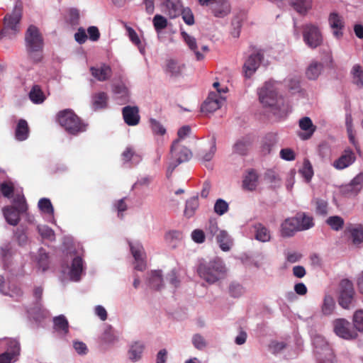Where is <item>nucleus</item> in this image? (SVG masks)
<instances>
[{
    "label": "nucleus",
    "mask_w": 363,
    "mask_h": 363,
    "mask_svg": "<svg viewBox=\"0 0 363 363\" xmlns=\"http://www.w3.org/2000/svg\"><path fill=\"white\" fill-rule=\"evenodd\" d=\"M131 253L135 260V269L138 271H143L146 269L145 261V252L143 245L140 243H130Z\"/></svg>",
    "instance_id": "11"
},
{
    "label": "nucleus",
    "mask_w": 363,
    "mask_h": 363,
    "mask_svg": "<svg viewBox=\"0 0 363 363\" xmlns=\"http://www.w3.org/2000/svg\"><path fill=\"white\" fill-rule=\"evenodd\" d=\"M184 65L178 62L177 61L170 59L167 60L165 65V72L169 74L171 77H179L181 75Z\"/></svg>",
    "instance_id": "25"
},
{
    "label": "nucleus",
    "mask_w": 363,
    "mask_h": 363,
    "mask_svg": "<svg viewBox=\"0 0 363 363\" xmlns=\"http://www.w3.org/2000/svg\"><path fill=\"white\" fill-rule=\"evenodd\" d=\"M352 240V243L354 245H359L363 242V226L359 225L356 228H349Z\"/></svg>",
    "instance_id": "40"
},
{
    "label": "nucleus",
    "mask_w": 363,
    "mask_h": 363,
    "mask_svg": "<svg viewBox=\"0 0 363 363\" xmlns=\"http://www.w3.org/2000/svg\"><path fill=\"white\" fill-rule=\"evenodd\" d=\"M26 48L28 57L38 62L43 58V39L39 29L30 25L25 33Z\"/></svg>",
    "instance_id": "3"
},
{
    "label": "nucleus",
    "mask_w": 363,
    "mask_h": 363,
    "mask_svg": "<svg viewBox=\"0 0 363 363\" xmlns=\"http://www.w3.org/2000/svg\"><path fill=\"white\" fill-rule=\"evenodd\" d=\"M28 133L29 128L27 121L24 119L19 120L15 131L16 138L19 141L25 140L28 136Z\"/></svg>",
    "instance_id": "31"
},
{
    "label": "nucleus",
    "mask_w": 363,
    "mask_h": 363,
    "mask_svg": "<svg viewBox=\"0 0 363 363\" xmlns=\"http://www.w3.org/2000/svg\"><path fill=\"white\" fill-rule=\"evenodd\" d=\"M263 58L261 52L252 54L245 61L243 69L247 77H250L259 67V64Z\"/></svg>",
    "instance_id": "14"
},
{
    "label": "nucleus",
    "mask_w": 363,
    "mask_h": 363,
    "mask_svg": "<svg viewBox=\"0 0 363 363\" xmlns=\"http://www.w3.org/2000/svg\"><path fill=\"white\" fill-rule=\"evenodd\" d=\"M352 74L353 76V83L358 87H363V69L359 65H355L352 67Z\"/></svg>",
    "instance_id": "43"
},
{
    "label": "nucleus",
    "mask_w": 363,
    "mask_h": 363,
    "mask_svg": "<svg viewBox=\"0 0 363 363\" xmlns=\"http://www.w3.org/2000/svg\"><path fill=\"white\" fill-rule=\"evenodd\" d=\"M252 138L250 135H245L238 139L233 145L234 152L240 155H247L252 147Z\"/></svg>",
    "instance_id": "20"
},
{
    "label": "nucleus",
    "mask_w": 363,
    "mask_h": 363,
    "mask_svg": "<svg viewBox=\"0 0 363 363\" xmlns=\"http://www.w3.org/2000/svg\"><path fill=\"white\" fill-rule=\"evenodd\" d=\"M122 113L125 123L128 125L134 126L139 123L140 117L137 106H125L123 108Z\"/></svg>",
    "instance_id": "17"
},
{
    "label": "nucleus",
    "mask_w": 363,
    "mask_h": 363,
    "mask_svg": "<svg viewBox=\"0 0 363 363\" xmlns=\"http://www.w3.org/2000/svg\"><path fill=\"white\" fill-rule=\"evenodd\" d=\"M83 271V260L80 257H76L73 259L71 269L70 277L74 281H79L81 274Z\"/></svg>",
    "instance_id": "28"
},
{
    "label": "nucleus",
    "mask_w": 363,
    "mask_h": 363,
    "mask_svg": "<svg viewBox=\"0 0 363 363\" xmlns=\"http://www.w3.org/2000/svg\"><path fill=\"white\" fill-rule=\"evenodd\" d=\"M172 161L167 168V177H169L174 169L181 163L187 162L191 157V151L186 147L180 145L179 140L173 142L171 147Z\"/></svg>",
    "instance_id": "6"
},
{
    "label": "nucleus",
    "mask_w": 363,
    "mask_h": 363,
    "mask_svg": "<svg viewBox=\"0 0 363 363\" xmlns=\"http://www.w3.org/2000/svg\"><path fill=\"white\" fill-rule=\"evenodd\" d=\"M57 123L65 130L72 135H77L85 132L87 123L82 120L72 109L66 108L57 113Z\"/></svg>",
    "instance_id": "2"
},
{
    "label": "nucleus",
    "mask_w": 363,
    "mask_h": 363,
    "mask_svg": "<svg viewBox=\"0 0 363 363\" xmlns=\"http://www.w3.org/2000/svg\"><path fill=\"white\" fill-rule=\"evenodd\" d=\"M13 203L15 205L14 207L19 211L26 212L27 211L28 207L23 195L16 194L13 198Z\"/></svg>",
    "instance_id": "52"
},
{
    "label": "nucleus",
    "mask_w": 363,
    "mask_h": 363,
    "mask_svg": "<svg viewBox=\"0 0 363 363\" xmlns=\"http://www.w3.org/2000/svg\"><path fill=\"white\" fill-rule=\"evenodd\" d=\"M152 22L155 29L157 33L167 26V20L164 16L159 14L154 16Z\"/></svg>",
    "instance_id": "51"
},
{
    "label": "nucleus",
    "mask_w": 363,
    "mask_h": 363,
    "mask_svg": "<svg viewBox=\"0 0 363 363\" xmlns=\"http://www.w3.org/2000/svg\"><path fill=\"white\" fill-rule=\"evenodd\" d=\"M28 315L35 320L40 318L43 313V310L40 301H36L33 308H30L27 310Z\"/></svg>",
    "instance_id": "53"
},
{
    "label": "nucleus",
    "mask_w": 363,
    "mask_h": 363,
    "mask_svg": "<svg viewBox=\"0 0 363 363\" xmlns=\"http://www.w3.org/2000/svg\"><path fill=\"white\" fill-rule=\"evenodd\" d=\"M355 160L356 156L354 152L350 148H346L340 157L334 161L333 165L335 169L342 170L350 167Z\"/></svg>",
    "instance_id": "12"
},
{
    "label": "nucleus",
    "mask_w": 363,
    "mask_h": 363,
    "mask_svg": "<svg viewBox=\"0 0 363 363\" xmlns=\"http://www.w3.org/2000/svg\"><path fill=\"white\" fill-rule=\"evenodd\" d=\"M21 18L22 11L20 8L15 7L12 13L6 14L3 20V28L0 30V39L15 38L21 31Z\"/></svg>",
    "instance_id": "4"
},
{
    "label": "nucleus",
    "mask_w": 363,
    "mask_h": 363,
    "mask_svg": "<svg viewBox=\"0 0 363 363\" xmlns=\"http://www.w3.org/2000/svg\"><path fill=\"white\" fill-rule=\"evenodd\" d=\"M296 216L287 218L281 224V233L283 237H291L297 231H301Z\"/></svg>",
    "instance_id": "18"
},
{
    "label": "nucleus",
    "mask_w": 363,
    "mask_h": 363,
    "mask_svg": "<svg viewBox=\"0 0 363 363\" xmlns=\"http://www.w3.org/2000/svg\"><path fill=\"white\" fill-rule=\"evenodd\" d=\"M181 35L186 44L188 45L189 48L194 52L196 60H203L204 56L203 54L198 51L196 38L189 35L185 31H182Z\"/></svg>",
    "instance_id": "27"
},
{
    "label": "nucleus",
    "mask_w": 363,
    "mask_h": 363,
    "mask_svg": "<svg viewBox=\"0 0 363 363\" xmlns=\"http://www.w3.org/2000/svg\"><path fill=\"white\" fill-rule=\"evenodd\" d=\"M192 343L196 349L200 350L204 349L207 345L206 341L203 337L199 334H196L193 336Z\"/></svg>",
    "instance_id": "63"
},
{
    "label": "nucleus",
    "mask_w": 363,
    "mask_h": 363,
    "mask_svg": "<svg viewBox=\"0 0 363 363\" xmlns=\"http://www.w3.org/2000/svg\"><path fill=\"white\" fill-rule=\"evenodd\" d=\"M287 86L289 89L294 94L299 92L301 89L300 80L298 78L294 77L289 79Z\"/></svg>",
    "instance_id": "64"
},
{
    "label": "nucleus",
    "mask_w": 363,
    "mask_h": 363,
    "mask_svg": "<svg viewBox=\"0 0 363 363\" xmlns=\"http://www.w3.org/2000/svg\"><path fill=\"white\" fill-rule=\"evenodd\" d=\"M125 28L128 32V37L130 41L135 44L139 49L142 54L145 53V47L143 45L140 39L133 28L125 25Z\"/></svg>",
    "instance_id": "42"
},
{
    "label": "nucleus",
    "mask_w": 363,
    "mask_h": 363,
    "mask_svg": "<svg viewBox=\"0 0 363 363\" xmlns=\"http://www.w3.org/2000/svg\"><path fill=\"white\" fill-rule=\"evenodd\" d=\"M354 327L359 332L363 333V310H357L353 315Z\"/></svg>",
    "instance_id": "50"
},
{
    "label": "nucleus",
    "mask_w": 363,
    "mask_h": 363,
    "mask_svg": "<svg viewBox=\"0 0 363 363\" xmlns=\"http://www.w3.org/2000/svg\"><path fill=\"white\" fill-rule=\"evenodd\" d=\"M276 135L270 133L265 136L261 146V151L263 155H268L271 152L273 147L277 144Z\"/></svg>",
    "instance_id": "33"
},
{
    "label": "nucleus",
    "mask_w": 363,
    "mask_h": 363,
    "mask_svg": "<svg viewBox=\"0 0 363 363\" xmlns=\"http://www.w3.org/2000/svg\"><path fill=\"white\" fill-rule=\"evenodd\" d=\"M315 212L320 216H326L328 214V202L320 199L315 200Z\"/></svg>",
    "instance_id": "55"
},
{
    "label": "nucleus",
    "mask_w": 363,
    "mask_h": 363,
    "mask_svg": "<svg viewBox=\"0 0 363 363\" xmlns=\"http://www.w3.org/2000/svg\"><path fill=\"white\" fill-rule=\"evenodd\" d=\"M38 207L40 210L44 213L52 216L54 213V208L50 199L43 198L38 201Z\"/></svg>",
    "instance_id": "47"
},
{
    "label": "nucleus",
    "mask_w": 363,
    "mask_h": 363,
    "mask_svg": "<svg viewBox=\"0 0 363 363\" xmlns=\"http://www.w3.org/2000/svg\"><path fill=\"white\" fill-rule=\"evenodd\" d=\"M259 99L264 106H275L278 104L277 89L274 83L267 82L259 91Z\"/></svg>",
    "instance_id": "9"
},
{
    "label": "nucleus",
    "mask_w": 363,
    "mask_h": 363,
    "mask_svg": "<svg viewBox=\"0 0 363 363\" xmlns=\"http://www.w3.org/2000/svg\"><path fill=\"white\" fill-rule=\"evenodd\" d=\"M68 23L72 26H76L79 22V12L77 9H71L68 13Z\"/></svg>",
    "instance_id": "58"
},
{
    "label": "nucleus",
    "mask_w": 363,
    "mask_h": 363,
    "mask_svg": "<svg viewBox=\"0 0 363 363\" xmlns=\"http://www.w3.org/2000/svg\"><path fill=\"white\" fill-rule=\"evenodd\" d=\"M363 186V173L357 174L348 186V190L352 192V195H347V196H354L362 189Z\"/></svg>",
    "instance_id": "36"
},
{
    "label": "nucleus",
    "mask_w": 363,
    "mask_h": 363,
    "mask_svg": "<svg viewBox=\"0 0 363 363\" xmlns=\"http://www.w3.org/2000/svg\"><path fill=\"white\" fill-rule=\"evenodd\" d=\"M6 345L7 351L17 357L19 355L21 350L19 342L16 340L9 339L7 340Z\"/></svg>",
    "instance_id": "54"
},
{
    "label": "nucleus",
    "mask_w": 363,
    "mask_h": 363,
    "mask_svg": "<svg viewBox=\"0 0 363 363\" xmlns=\"http://www.w3.org/2000/svg\"><path fill=\"white\" fill-rule=\"evenodd\" d=\"M162 6L163 12L171 18L180 16L184 9L181 0H167L164 3Z\"/></svg>",
    "instance_id": "16"
},
{
    "label": "nucleus",
    "mask_w": 363,
    "mask_h": 363,
    "mask_svg": "<svg viewBox=\"0 0 363 363\" xmlns=\"http://www.w3.org/2000/svg\"><path fill=\"white\" fill-rule=\"evenodd\" d=\"M149 284L151 288L155 290H160L163 286L162 274L161 270L152 272L149 279Z\"/></svg>",
    "instance_id": "37"
},
{
    "label": "nucleus",
    "mask_w": 363,
    "mask_h": 363,
    "mask_svg": "<svg viewBox=\"0 0 363 363\" xmlns=\"http://www.w3.org/2000/svg\"><path fill=\"white\" fill-rule=\"evenodd\" d=\"M0 192L6 198H11L14 192V185L11 182H4L0 184Z\"/></svg>",
    "instance_id": "48"
},
{
    "label": "nucleus",
    "mask_w": 363,
    "mask_h": 363,
    "mask_svg": "<svg viewBox=\"0 0 363 363\" xmlns=\"http://www.w3.org/2000/svg\"><path fill=\"white\" fill-rule=\"evenodd\" d=\"M325 223L333 230L339 231L343 228L345 220L342 217L339 216H332L327 218Z\"/></svg>",
    "instance_id": "41"
},
{
    "label": "nucleus",
    "mask_w": 363,
    "mask_h": 363,
    "mask_svg": "<svg viewBox=\"0 0 363 363\" xmlns=\"http://www.w3.org/2000/svg\"><path fill=\"white\" fill-rule=\"evenodd\" d=\"M183 238V234L179 230H170L165 235V240L169 242L172 243L174 240H181Z\"/></svg>",
    "instance_id": "61"
},
{
    "label": "nucleus",
    "mask_w": 363,
    "mask_h": 363,
    "mask_svg": "<svg viewBox=\"0 0 363 363\" xmlns=\"http://www.w3.org/2000/svg\"><path fill=\"white\" fill-rule=\"evenodd\" d=\"M91 75L99 82L108 80L112 75V69L109 65L102 64L100 67L90 68Z\"/></svg>",
    "instance_id": "21"
},
{
    "label": "nucleus",
    "mask_w": 363,
    "mask_h": 363,
    "mask_svg": "<svg viewBox=\"0 0 363 363\" xmlns=\"http://www.w3.org/2000/svg\"><path fill=\"white\" fill-rule=\"evenodd\" d=\"M296 218L298 221L301 231L308 230L314 225L313 217L306 215L305 213H297Z\"/></svg>",
    "instance_id": "34"
},
{
    "label": "nucleus",
    "mask_w": 363,
    "mask_h": 363,
    "mask_svg": "<svg viewBox=\"0 0 363 363\" xmlns=\"http://www.w3.org/2000/svg\"><path fill=\"white\" fill-rule=\"evenodd\" d=\"M108 96L105 92H99L92 97V104L95 109L104 108L107 106Z\"/></svg>",
    "instance_id": "39"
},
{
    "label": "nucleus",
    "mask_w": 363,
    "mask_h": 363,
    "mask_svg": "<svg viewBox=\"0 0 363 363\" xmlns=\"http://www.w3.org/2000/svg\"><path fill=\"white\" fill-rule=\"evenodd\" d=\"M210 9L214 16L223 18L230 13V6L226 0H216L211 5Z\"/></svg>",
    "instance_id": "19"
},
{
    "label": "nucleus",
    "mask_w": 363,
    "mask_h": 363,
    "mask_svg": "<svg viewBox=\"0 0 363 363\" xmlns=\"http://www.w3.org/2000/svg\"><path fill=\"white\" fill-rule=\"evenodd\" d=\"M292 7L299 13H306L312 7V0H291Z\"/></svg>",
    "instance_id": "35"
},
{
    "label": "nucleus",
    "mask_w": 363,
    "mask_h": 363,
    "mask_svg": "<svg viewBox=\"0 0 363 363\" xmlns=\"http://www.w3.org/2000/svg\"><path fill=\"white\" fill-rule=\"evenodd\" d=\"M255 230V239L260 242H268L271 239V234L269 229L262 223H256L254 225Z\"/></svg>",
    "instance_id": "29"
},
{
    "label": "nucleus",
    "mask_w": 363,
    "mask_h": 363,
    "mask_svg": "<svg viewBox=\"0 0 363 363\" xmlns=\"http://www.w3.org/2000/svg\"><path fill=\"white\" fill-rule=\"evenodd\" d=\"M335 301L333 298L329 295L325 296L323 300L322 311L325 315H330L335 308Z\"/></svg>",
    "instance_id": "46"
},
{
    "label": "nucleus",
    "mask_w": 363,
    "mask_h": 363,
    "mask_svg": "<svg viewBox=\"0 0 363 363\" xmlns=\"http://www.w3.org/2000/svg\"><path fill=\"white\" fill-rule=\"evenodd\" d=\"M38 230L41 237L44 239L52 241L55 240V235L54 230L47 225L38 226Z\"/></svg>",
    "instance_id": "49"
},
{
    "label": "nucleus",
    "mask_w": 363,
    "mask_h": 363,
    "mask_svg": "<svg viewBox=\"0 0 363 363\" xmlns=\"http://www.w3.org/2000/svg\"><path fill=\"white\" fill-rule=\"evenodd\" d=\"M180 15H182L184 21L187 25L191 26L194 23V16L189 8H184Z\"/></svg>",
    "instance_id": "60"
},
{
    "label": "nucleus",
    "mask_w": 363,
    "mask_h": 363,
    "mask_svg": "<svg viewBox=\"0 0 363 363\" xmlns=\"http://www.w3.org/2000/svg\"><path fill=\"white\" fill-rule=\"evenodd\" d=\"M303 38L305 43L314 49L323 43V36L319 28L313 24H306L303 26Z\"/></svg>",
    "instance_id": "8"
},
{
    "label": "nucleus",
    "mask_w": 363,
    "mask_h": 363,
    "mask_svg": "<svg viewBox=\"0 0 363 363\" xmlns=\"http://www.w3.org/2000/svg\"><path fill=\"white\" fill-rule=\"evenodd\" d=\"M222 230L218 228V223L216 220H209V223L206 229L207 236L210 235L211 238L212 239L213 237L216 238L217 235Z\"/></svg>",
    "instance_id": "56"
},
{
    "label": "nucleus",
    "mask_w": 363,
    "mask_h": 363,
    "mask_svg": "<svg viewBox=\"0 0 363 363\" xmlns=\"http://www.w3.org/2000/svg\"><path fill=\"white\" fill-rule=\"evenodd\" d=\"M243 292V288L239 284L232 283L229 286L230 295L234 298L240 297Z\"/></svg>",
    "instance_id": "62"
},
{
    "label": "nucleus",
    "mask_w": 363,
    "mask_h": 363,
    "mask_svg": "<svg viewBox=\"0 0 363 363\" xmlns=\"http://www.w3.org/2000/svg\"><path fill=\"white\" fill-rule=\"evenodd\" d=\"M217 243L223 251H228L232 245V240L227 231L222 230L216 237Z\"/></svg>",
    "instance_id": "32"
},
{
    "label": "nucleus",
    "mask_w": 363,
    "mask_h": 363,
    "mask_svg": "<svg viewBox=\"0 0 363 363\" xmlns=\"http://www.w3.org/2000/svg\"><path fill=\"white\" fill-rule=\"evenodd\" d=\"M150 126L152 132L155 134L163 135L166 133L165 128L163 125L154 118L150 120Z\"/></svg>",
    "instance_id": "59"
},
{
    "label": "nucleus",
    "mask_w": 363,
    "mask_h": 363,
    "mask_svg": "<svg viewBox=\"0 0 363 363\" xmlns=\"http://www.w3.org/2000/svg\"><path fill=\"white\" fill-rule=\"evenodd\" d=\"M313 344L314 353L319 363H334L333 350L324 337L320 335L315 336Z\"/></svg>",
    "instance_id": "5"
},
{
    "label": "nucleus",
    "mask_w": 363,
    "mask_h": 363,
    "mask_svg": "<svg viewBox=\"0 0 363 363\" xmlns=\"http://www.w3.org/2000/svg\"><path fill=\"white\" fill-rule=\"evenodd\" d=\"M299 127L305 131V133L299 134V136L303 140L311 138L316 130V127L313 124L311 119L307 116L302 118L299 121Z\"/></svg>",
    "instance_id": "23"
},
{
    "label": "nucleus",
    "mask_w": 363,
    "mask_h": 363,
    "mask_svg": "<svg viewBox=\"0 0 363 363\" xmlns=\"http://www.w3.org/2000/svg\"><path fill=\"white\" fill-rule=\"evenodd\" d=\"M223 99L217 93L211 92L201 106L203 113H212L220 108Z\"/></svg>",
    "instance_id": "13"
},
{
    "label": "nucleus",
    "mask_w": 363,
    "mask_h": 363,
    "mask_svg": "<svg viewBox=\"0 0 363 363\" xmlns=\"http://www.w3.org/2000/svg\"><path fill=\"white\" fill-rule=\"evenodd\" d=\"M228 211V203L222 199H219L216 201L214 205V211L220 216L223 215Z\"/></svg>",
    "instance_id": "57"
},
{
    "label": "nucleus",
    "mask_w": 363,
    "mask_h": 363,
    "mask_svg": "<svg viewBox=\"0 0 363 363\" xmlns=\"http://www.w3.org/2000/svg\"><path fill=\"white\" fill-rule=\"evenodd\" d=\"M329 24L333 30V35L335 38H340L342 36V30L345 28L343 18L337 13L333 12L328 18Z\"/></svg>",
    "instance_id": "15"
},
{
    "label": "nucleus",
    "mask_w": 363,
    "mask_h": 363,
    "mask_svg": "<svg viewBox=\"0 0 363 363\" xmlns=\"http://www.w3.org/2000/svg\"><path fill=\"white\" fill-rule=\"evenodd\" d=\"M227 269L224 263L218 258L209 262H202L197 267L199 276L210 284L224 279Z\"/></svg>",
    "instance_id": "1"
},
{
    "label": "nucleus",
    "mask_w": 363,
    "mask_h": 363,
    "mask_svg": "<svg viewBox=\"0 0 363 363\" xmlns=\"http://www.w3.org/2000/svg\"><path fill=\"white\" fill-rule=\"evenodd\" d=\"M29 98L34 104H41L45 100V96L38 85H34L29 93Z\"/></svg>",
    "instance_id": "38"
},
{
    "label": "nucleus",
    "mask_w": 363,
    "mask_h": 363,
    "mask_svg": "<svg viewBox=\"0 0 363 363\" xmlns=\"http://www.w3.org/2000/svg\"><path fill=\"white\" fill-rule=\"evenodd\" d=\"M323 69V65L318 61H312L306 70V76L310 80L318 78Z\"/></svg>",
    "instance_id": "26"
},
{
    "label": "nucleus",
    "mask_w": 363,
    "mask_h": 363,
    "mask_svg": "<svg viewBox=\"0 0 363 363\" xmlns=\"http://www.w3.org/2000/svg\"><path fill=\"white\" fill-rule=\"evenodd\" d=\"M143 345L140 343L135 342L134 345H133L128 352L129 353V358L133 361H137L138 360L143 351Z\"/></svg>",
    "instance_id": "45"
},
{
    "label": "nucleus",
    "mask_w": 363,
    "mask_h": 363,
    "mask_svg": "<svg viewBox=\"0 0 363 363\" xmlns=\"http://www.w3.org/2000/svg\"><path fill=\"white\" fill-rule=\"evenodd\" d=\"M354 294L352 282L348 279L342 280L340 284L339 304L345 309L354 306Z\"/></svg>",
    "instance_id": "7"
},
{
    "label": "nucleus",
    "mask_w": 363,
    "mask_h": 363,
    "mask_svg": "<svg viewBox=\"0 0 363 363\" xmlns=\"http://www.w3.org/2000/svg\"><path fill=\"white\" fill-rule=\"evenodd\" d=\"M333 330L337 336L346 340L355 339L358 335L350 323L344 318L336 319L333 322Z\"/></svg>",
    "instance_id": "10"
},
{
    "label": "nucleus",
    "mask_w": 363,
    "mask_h": 363,
    "mask_svg": "<svg viewBox=\"0 0 363 363\" xmlns=\"http://www.w3.org/2000/svg\"><path fill=\"white\" fill-rule=\"evenodd\" d=\"M4 216L6 222L13 226L18 224L20 221V213L23 212L19 211L13 206H6L2 209Z\"/></svg>",
    "instance_id": "22"
},
{
    "label": "nucleus",
    "mask_w": 363,
    "mask_h": 363,
    "mask_svg": "<svg viewBox=\"0 0 363 363\" xmlns=\"http://www.w3.org/2000/svg\"><path fill=\"white\" fill-rule=\"evenodd\" d=\"M199 205V199L197 197H192L187 200L184 209V215L188 218L191 217L198 208Z\"/></svg>",
    "instance_id": "44"
},
{
    "label": "nucleus",
    "mask_w": 363,
    "mask_h": 363,
    "mask_svg": "<svg viewBox=\"0 0 363 363\" xmlns=\"http://www.w3.org/2000/svg\"><path fill=\"white\" fill-rule=\"evenodd\" d=\"M259 176L254 169H248L242 181V186L248 191H254L258 184Z\"/></svg>",
    "instance_id": "24"
},
{
    "label": "nucleus",
    "mask_w": 363,
    "mask_h": 363,
    "mask_svg": "<svg viewBox=\"0 0 363 363\" xmlns=\"http://www.w3.org/2000/svg\"><path fill=\"white\" fill-rule=\"evenodd\" d=\"M54 328L56 331L63 335L69 333V323L66 317L63 315L56 316L53 319Z\"/></svg>",
    "instance_id": "30"
}]
</instances>
